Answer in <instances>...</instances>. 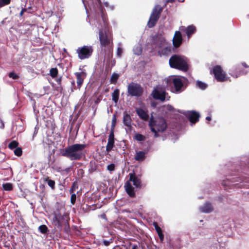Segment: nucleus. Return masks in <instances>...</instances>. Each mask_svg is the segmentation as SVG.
Masks as SVG:
<instances>
[{"label":"nucleus","instance_id":"f257e3e1","mask_svg":"<svg viewBox=\"0 0 249 249\" xmlns=\"http://www.w3.org/2000/svg\"><path fill=\"white\" fill-rule=\"evenodd\" d=\"M85 147L86 145L82 144L72 145L63 150L62 155L71 160H79L83 155L82 151Z\"/></svg>","mask_w":249,"mask_h":249},{"label":"nucleus","instance_id":"f03ea898","mask_svg":"<svg viewBox=\"0 0 249 249\" xmlns=\"http://www.w3.org/2000/svg\"><path fill=\"white\" fill-rule=\"evenodd\" d=\"M149 126L151 131L154 134L155 137L159 136L158 133L164 132L167 128V124L165 120L160 117L154 119L151 117L149 122Z\"/></svg>","mask_w":249,"mask_h":249},{"label":"nucleus","instance_id":"7ed1b4c3","mask_svg":"<svg viewBox=\"0 0 249 249\" xmlns=\"http://www.w3.org/2000/svg\"><path fill=\"white\" fill-rule=\"evenodd\" d=\"M171 67L186 71L189 69V60L184 56L175 55L169 59Z\"/></svg>","mask_w":249,"mask_h":249},{"label":"nucleus","instance_id":"20e7f679","mask_svg":"<svg viewBox=\"0 0 249 249\" xmlns=\"http://www.w3.org/2000/svg\"><path fill=\"white\" fill-rule=\"evenodd\" d=\"M129 175V180L125 183L124 187L126 192L129 196L131 197H133L135 196V192L132 186V182L133 185L137 188L140 186L141 182L140 179L136 177L134 174H130Z\"/></svg>","mask_w":249,"mask_h":249},{"label":"nucleus","instance_id":"39448f33","mask_svg":"<svg viewBox=\"0 0 249 249\" xmlns=\"http://www.w3.org/2000/svg\"><path fill=\"white\" fill-rule=\"evenodd\" d=\"M165 81L168 86H171L172 84H174L175 90L176 92H179L181 91L183 82L180 78L171 76L167 78Z\"/></svg>","mask_w":249,"mask_h":249},{"label":"nucleus","instance_id":"423d86ee","mask_svg":"<svg viewBox=\"0 0 249 249\" xmlns=\"http://www.w3.org/2000/svg\"><path fill=\"white\" fill-rule=\"evenodd\" d=\"M152 97L156 100L164 101L166 99L168 100L169 97L166 96L164 89L161 86L156 87L151 93Z\"/></svg>","mask_w":249,"mask_h":249},{"label":"nucleus","instance_id":"0eeeda50","mask_svg":"<svg viewBox=\"0 0 249 249\" xmlns=\"http://www.w3.org/2000/svg\"><path fill=\"white\" fill-rule=\"evenodd\" d=\"M161 10V8L158 5L156 6L153 9L147 23V25L149 28L154 26L159 18V16Z\"/></svg>","mask_w":249,"mask_h":249},{"label":"nucleus","instance_id":"6e6552de","mask_svg":"<svg viewBox=\"0 0 249 249\" xmlns=\"http://www.w3.org/2000/svg\"><path fill=\"white\" fill-rule=\"evenodd\" d=\"M93 50L91 46H84L76 50L79 58L84 59L89 58L92 54Z\"/></svg>","mask_w":249,"mask_h":249},{"label":"nucleus","instance_id":"1a4fd4ad","mask_svg":"<svg viewBox=\"0 0 249 249\" xmlns=\"http://www.w3.org/2000/svg\"><path fill=\"white\" fill-rule=\"evenodd\" d=\"M127 91L132 96H139L142 94L143 90L139 84L132 83L128 86Z\"/></svg>","mask_w":249,"mask_h":249},{"label":"nucleus","instance_id":"9d476101","mask_svg":"<svg viewBox=\"0 0 249 249\" xmlns=\"http://www.w3.org/2000/svg\"><path fill=\"white\" fill-rule=\"evenodd\" d=\"M213 73L215 78L218 81L223 82L227 81L228 79L225 73L223 71L221 67L219 66H216L213 68Z\"/></svg>","mask_w":249,"mask_h":249},{"label":"nucleus","instance_id":"9b49d317","mask_svg":"<svg viewBox=\"0 0 249 249\" xmlns=\"http://www.w3.org/2000/svg\"><path fill=\"white\" fill-rule=\"evenodd\" d=\"M99 38L102 46H107L108 48L112 47V42L108 37L104 35L102 31L99 32Z\"/></svg>","mask_w":249,"mask_h":249},{"label":"nucleus","instance_id":"f8f14e48","mask_svg":"<svg viewBox=\"0 0 249 249\" xmlns=\"http://www.w3.org/2000/svg\"><path fill=\"white\" fill-rule=\"evenodd\" d=\"M155 42L156 45L160 48L167 49L168 48V43L161 35H158L156 36Z\"/></svg>","mask_w":249,"mask_h":249},{"label":"nucleus","instance_id":"ddd939ff","mask_svg":"<svg viewBox=\"0 0 249 249\" xmlns=\"http://www.w3.org/2000/svg\"><path fill=\"white\" fill-rule=\"evenodd\" d=\"M186 115L189 119L190 122L194 124L198 121L199 115L197 113L193 111H187L186 113Z\"/></svg>","mask_w":249,"mask_h":249},{"label":"nucleus","instance_id":"4468645a","mask_svg":"<svg viewBox=\"0 0 249 249\" xmlns=\"http://www.w3.org/2000/svg\"><path fill=\"white\" fill-rule=\"evenodd\" d=\"M182 43V36L179 31H176L173 38V43L175 47H178Z\"/></svg>","mask_w":249,"mask_h":249},{"label":"nucleus","instance_id":"2eb2a0df","mask_svg":"<svg viewBox=\"0 0 249 249\" xmlns=\"http://www.w3.org/2000/svg\"><path fill=\"white\" fill-rule=\"evenodd\" d=\"M75 75H76L77 79L78 88H80L83 84L84 79L86 78L87 74L86 72L82 71L80 72H76Z\"/></svg>","mask_w":249,"mask_h":249},{"label":"nucleus","instance_id":"dca6fc26","mask_svg":"<svg viewBox=\"0 0 249 249\" xmlns=\"http://www.w3.org/2000/svg\"><path fill=\"white\" fill-rule=\"evenodd\" d=\"M114 133L112 131L109 135L108 139V142L107 145L106 146V150L108 152L110 151L113 147L114 146Z\"/></svg>","mask_w":249,"mask_h":249},{"label":"nucleus","instance_id":"f3484780","mask_svg":"<svg viewBox=\"0 0 249 249\" xmlns=\"http://www.w3.org/2000/svg\"><path fill=\"white\" fill-rule=\"evenodd\" d=\"M123 123L131 131L132 129V120L131 117L128 114H124L123 117Z\"/></svg>","mask_w":249,"mask_h":249},{"label":"nucleus","instance_id":"a211bd4d","mask_svg":"<svg viewBox=\"0 0 249 249\" xmlns=\"http://www.w3.org/2000/svg\"><path fill=\"white\" fill-rule=\"evenodd\" d=\"M138 116L142 120L146 121L149 118V115L147 112L142 108H138L136 110Z\"/></svg>","mask_w":249,"mask_h":249},{"label":"nucleus","instance_id":"6ab92c4d","mask_svg":"<svg viewBox=\"0 0 249 249\" xmlns=\"http://www.w3.org/2000/svg\"><path fill=\"white\" fill-rule=\"evenodd\" d=\"M213 206L211 202H206L203 204V213H211L213 212Z\"/></svg>","mask_w":249,"mask_h":249},{"label":"nucleus","instance_id":"aec40b11","mask_svg":"<svg viewBox=\"0 0 249 249\" xmlns=\"http://www.w3.org/2000/svg\"><path fill=\"white\" fill-rule=\"evenodd\" d=\"M195 31L196 28L193 25L189 26L185 28L186 34L188 37H190L191 35L195 33Z\"/></svg>","mask_w":249,"mask_h":249},{"label":"nucleus","instance_id":"412c9836","mask_svg":"<svg viewBox=\"0 0 249 249\" xmlns=\"http://www.w3.org/2000/svg\"><path fill=\"white\" fill-rule=\"evenodd\" d=\"M119 90L118 89H115L113 93H112V100L115 103H117L119 99Z\"/></svg>","mask_w":249,"mask_h":249},{"label":"nucleus","instance_id":"4be33fe9","mask_svg":"<svg viewBox=\"0 0 249 249\" xmlns=\"http://www.w3.org/2000/svg\"><path fill=\"white\" fill-rule=\"evenodd\" d=\"M145 158V153L142 151H140L137 153L135 156V160L139 161L142 160Z\"/></svg>","mask_w":249,"mask_h":249},{"label":"nucleus","instance_id":"5701e85b","mask_svg":"<svg viewBox=\"0 0 249 249\" xmlns=\"http://www.w3.org/2000/svg\"><path fill=\"white\" fill-rule=\"evenodd\" d=\"M133 51L135 54L137 55L140 54L142 52V47L140 45L135 46L133 49Z\"/></svg>","mask_w":249,"mask_h":249},{"label":"nucleus","instance_id":"b1692460","mask_svg":"<svg viewBox=\"0 0 249 249\" xmlns=\"http://www.w3.org/2000/svg\"><path fill=\"white\" fill-rule=\"evenodd\" d=\"M3 188L6 191H11L13 189L12 184L10 183H6L2 185Z\"/></svg>","mask_w":249,"mask_h":249},{"label":"nucleus","instance_id":"393cba45","mask_svg":"<svg viewBox=\"0 0 249 249\" xmlns=\"http://www.w3.org/2000/svg\"><path fill=\"white\" fill-rule=\"evenodd\" d=\"M134 138L138 141H142L145 140V137L139 133H137L135 135Z\"/></svg>","mask_w":249,"mask_h":249},{"label":"nucleus","instance_id":"a878e982","mask_svg":"<svg viewBox=\"0 0 249 249\" xmlns=\"http://www.w3.org/2000/svg\"><path fill=\"white\" fill-rule=\"evenodd\" d=\"M50 72L51 76L52 77L54 78L58 74V70L56 68H52L50 71Z\"/></svg>","mask_w":249,"mask_h":249},{"label":"nucleus","instance_id":"bb28decb","mask_svg":"<svg viewBox=\"0 0 249 249\" xmlns=\"http://www.w3.org/2000/svg\"><path fill=\"white\" fill-rule=\"evenodd\" d=\"M45 181L47 182L48 185L53 189L55 186V182L54 180L50 179L49 178H46Z\"/></svg>","mask_w":249,"mask_h":249},{"label":"nucleus","instance_id":"cd10ccee","mask_svg":"<svg viewBox=\"0 0 249 249\" xmlns=\"http://www.w3.org/2000/svg\"><path fill=\"white\" fill-rule=\"evenodd\" d=\"M163 110L165 111L167 113L166 111H172L174 110V107L170 105H165L162 107Z\"/></svg>","mask_w":249,"mask_h":249},{"label":"nucleus","instance_id":"c85d7f7f","mask_svg":"<svg viewBox=\"0 0 249 249\" xmlns=\"http://www.w3.org/2000/svg\"><path fill=\"white\" fill-rule=\"evenodd\" d=\"M39 231L42 233H45L47 232L48 228L45 225H41L38 228Z\"/></svg>","mask_w":249,"mask_h":249},{"label":"nucleus","instance_id":"c756f323","mask_svg":"<svg viewBox=\"0 0 249 249\" xmlns=\"http://www.w3.org/2000/svg\"><path fill=\"white\" fill-rule=\"evenodd\" d=\"M18 145V142L15 141L11 142L9 144V147L11 149H14L16 148Z\"/></svg>","mask_w":249,"mask_h":249},{"label":"nucleus","instance_id":"7c9ffc66","mask_svg":"<svg viewBox=\"0 0 249 249\" xmlns=\"http://www.w3.org/2000/svg\"><path fill=\"white\" fill-rule=\"evenodd\" d=\"M118 77L119 75L118 74L115 73H113L110 79L111 82L112 83H115L118 79Z\"/></svg>","mask_w":249,"mask_h":249},{"label":"nucleus","instance_id":"2f4dec72","mask_svg":"<svg viewBox=\"0 0 249 249\" xmlns=\"http://www.w3.org/2000/svg\"><path fill=\"white\" fill-rule=\"evenodd\" d=\"M10 1L11 0H0V7L9 4Z\"/></svg>","mask_w":249,"mask_h":249},{"label":"nucleus","instance_id":"473e14b6","mask_svg":"<svg viewBox=\"0 0 249 249\" xmlns=\"http://www.w3.org/2000/svg\"><path fill=\"white\" fill-rule=\"evenodd\" d=\"M8 75H9V77H10L13 79H17L18 78V77H19V76L14 72H10L9 73Z\"/></svg>","mask_w":249,"mask_h":249},{"label":"nucleus","instance_id":"72a5a7b5","mask_svg":"<svg viewBox=\"0 0 249 249\" xmlns=\"http://www.w3.org/2000/svg\"><path fill=\"white\" fill-rule=\"evenodd\" d=\"M14 153L16 155L18 156H20L22 154V150L20 148H17L14 150Z\"/></svg>","mask_w":249,"mask_h":249},{"label":"nucleus","instance_id":"f704fd0d","mask_svg":"<svg viewBox=\"0 0 249 249\" xmlns=\"http://www.w3.org/2000/svg\"><path fill=\"white\" fill-rule=\"evenodd\" d=\"M154 225L155 229H156V231H157V232H158V234L162 232V231H161V229L160 228V227H159L158 226V225L156 223H154Z\"/></svg>","mask_w":249,"mask_h":249},{"label":"nucleus","instance_id":"c9c22d12","mask_svg":"<svg viewBox=\"0 0 249 249\" xmlns=\"http://www.w3.org/2000/svg\"><path fill=\"white\" fill-rule=\"evenodd\" d=\"M116 122V117L115 115H114L113 116L112 120L111 127L112 128H113L115 127Z\"/></svg>","mask_w":249,"mask_h":249},{"label":"nucleus","instance_id":"e433bc0d","mask_svg":"<svg viewBox=\"0 0 249 249\" xmlns=\"http://www.w3.org/2000/svg\"><path fill=\"white\" fill-rule=\"evenodd\" d=\"M115 165L114 164H110L107 166V169L109 171H112L114 170Z\"/></svg>","mask_w":249,"mask_h":249},{"label":"nucleus","instance_id":"4c0bfd02","mask_svg":"<svg viewBox=\"0 0 249 249\" xmlns=\"http://www.w3.org/2000/svg\"><path fill=\"white\" fill-rule=\"evenodd\" d=\"M123 53L122 49L120 48H118L117 51V54L118 56L120 57Z\"/></svg>","mask_w":249,"mask_h":249},{"label":"nucleus","instance_id":"58836bf2","mask_svg":"<svg viewBox=\"0 0 249 249\" xmlns=\"http://www.w3.org/2000/svg\"><path fill=\"white\" fill-rule=\"evenodd\" d=\"M76 195L73 194L71 196V201L72 204H74L76 199Z\"/></svg>","mask_w":249,"mask_h":249},{"label":"nucleus","instance_id":"ea45409f","mask_svg":"<svg viewBox=\"0 0 249 249\" xmlns=\"http://www.w3.org/2000/svg\"><path fill=\"white\" fill-rule=\"evenodd\" d=\"M242 66H243V67H244L245 68L248 69V70H247L246 72H242V73H243V74H245V73H246L247 72H248V71H249V67L246 65V63H242Z\"/></svg>","mask_w":249,"mask_h":249},{"label":"nucleus","instance_id":"a19ab883","mask_svg":"<svg viewBox=\"0 0 249 249\" xmlns=\"http://www.w3.org/2000/svg\"><path fill=\"white\" fill-rule=\"evenodd\" d=\"M159 236V237L160 239V240L162 241L163 240V238H164V235L163 234H162V232L158 234Z\"/></svg>","mask_w":249,"mask_h":249},{"label":"nucleus","instance_id":"79ce46f5","mask_svg":"<svg viewBox=\"0 0 249 249\" xmlns=\"http://www.w3.org/2000/svg\"><path fill=\"white\" fill-rule=\"evenodd\" d=\"M197 85L200 89H202V83L201 82H200V81L197 82Z\"/></svg>","mask_w":249,"mask_h":249},{"label":"nucleus","instance_id":"37998d69","mask_svg":"<svg viewBox=\"0 0 249 249\" xmlns=\"http://www.w3.org/2000/svg\"><path fill=\"white\" fill-rule=\"evenodd\" d=\"M138 246L136 245H133L132 247V249H137Z\"/></svg>","mask_w":249,"mask_h":249},{"label":"nucleus","instance_id":"c03bdc74","mask_svg":"<svg viewBox=\"0 0 249 249\" xmlns=\"http://www.w3.org/2000/svg\"><path fill=\"white\" fill-rule=\"evenodd\" d=\"M174 0H166V2H171L174 1Z\"/></svg>","mask_w":249,"mask_h":249},{"label":"nucleus","instance_id":"a18cd8bd","mask_svg":"<svg viewBox=\"0 0 249 249\" xmlns=\"http://www.w3.org/2000/svg\"><path fill=\"white\" fill-rule=\"evenodd\" d=\"M206 120H208V121L211 120V117H209V116H208V117H206Z\"/></svg>","mask_w":249,"mask_h":249},{"label":"nucleus","instance_id":"49530a36","mask_svg":"<svg viewBox=\"0 0 249 249\" xmlns=\"http://www.w3.org/2000/svg\"><path fill=\"white\" fill-rule=\"evenodd\" d=\"M23 13V10H22L20 12V15L21 16V15H22Z\"/></svg>","mask_w":249,"mask_h":249},{"label":"nucleus","instance_id":"de8ad7c7","mask_svg":"<svg viewBox=\"0 0 249 249\" xmlns=\"http://www.w3.org/2000/svg\"><path fill=\"white\" fill-rule=\"evenodd\" d=\"M105 244L106 245V246H107L108 245V243L107 242H106L105 241Z\"/></svg>","mask_w":249,"mask_h":249},{"label":"nucleus","instance_id":"09e8293b","mask_svg":"<svg viewBox=\"0 0 249 249\" xmlns=\"http://www.w3.org/2000/svg\"><path fill=\"white\" fill-rule=\"evenodd\" d=\"M82 1H83L84 4L85 5V0H82Z\"/></svg>","mask_w":249,"mask_h":249},{"label":"nucleus","instance_id":"8fccbe9b","mask_svg":"<svg viewBox=\"0 0 249 249\" xmlns=\"http://www.w3.org/2000/svg\"><path fill=\"white\" fill-rule=\"evenodd\" d=\"M203 89L206 87V86H205L204 84H203Z\"/></svg>","mask_w":249,"mask_h":249},{"label":"nucleus","instance_id":"3c124183","mask_svg":"<svg viewBox=\"0 0 249 249\" xmlns=\"http://www.w3.org/2000/svg\"><path fill=\"white\" fill-rule=\"evenodd\" d=\"M233 76H234L235 78H237L238 77V76L237 75H233Z\"/></svg>","mask_w":249,"mask_h":249},{"label":"nucleus","instance_id":"603ef678","mask_svg":"<svg viewBox=\"0 0 249 249\" xmlns=\"http://www.w3.org/2000/svg\"><path fill=\"white\" fill-rule=\"evenodd\" d=\"M4 127V124H2V127L3 128Z\"/></svg>","mask_w":249,"mask_h":249},{"label":"nucleus","instance_id":"864d4df0","mask_svg":"<svg viewBox=\"0 0 249 249\" xmlns=\"http://www.w3.org/2000/svg\"><path fill=\"white\" fill-rule=\"evenodd\" d=\"M73 187H73V186L72 187L71 190H72V189H73Z\"/></svg>","mask_w":249,"mask_h":249}]
</instances>
